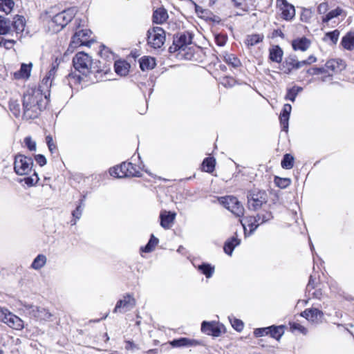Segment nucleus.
<instances>
[{"label":"nucleus","mask_w":354,"mask_h":354,"mask_svg":"<svg viewBox=\"0 0 354 354\" xmlns=\"http://www.w3.org/2000/svg\"><path fill=\"white\" fill-rule=\"evenodd\" d=\"M47 100L46 92L32 86L28 88L24 95V118L32 119L37 117L39 111L43 108V99Z\"/></svg>","instance_id":"f257e3e1"},{"label":"nucleus","mask_w":354,"mask_h":354,"mask_svg":"<svg viewBox=\"0 0 354 354\" xmlns=\"http://www.w3.org/2000/svg\"><path fill=\"white\" fill-rule=\"evenodd\" d=\"M85 20L80 18L75 19V25L76 26V31L70 43V48H75L81 46H88L91 43V31L89 29H80L81 27L85 26Z\"/></svg>","instance_id":"f03ea898"},{"label":"nucleus","mask_w":354,"mask_h":354,"mask_svg":"<svg viewBox=\"0 0 354 354\" xmlns=\"http://www.w3.org/2000/svg\"><path fill=\"white\" fill-rule=\"evenodd\" d=\"M77 12V8L72 7L55 15L49 23L53 31L57 32L62 30L75 17Z\"/></svg>","instance_id":"7ed1b4c3"},{"label":"nucleus","mask_w":354,"mask_h":354,"mask_svg":"<svg viewBox=\"0 0 354 354\" xmlns=\"http://www.w3.org/2000/svg\"><path fill=\"white\" fill-rule=\"evenodd\" d=\"M73 66L76 71L84 76L92 73L93 59L88 54L80 52L73 59Z\"/></svg>","instance_id":"20e7f679"},{"label":"nucleus","mask_w":354,"mask_h":354,"mask_svg":"<svg viewBox=\"0 0 354 354\" xmlns=\"http://www.w3.org/2000/svg\"><path fill=\"white\" fill-rule=\"evenodd\" d=\"M110 175L115 178L124 177H139L140 172L137 170L136 166L131 162H122L120 165L114 167L109 169Z\"/></svg>","instance_id":"39448f33"},{"label":"nucleus","mask_w":354,"mask_h":354,"mask_svg":"<svg viewBox=\"0 0 354 354\" xmlns=\"http://www.w3.org/2000/svg\"><path fill=\"white\" fill-rule=\"evenodd\" d=\"M165 42V32L158 26L153 27L147 31V44L154 48H160Z\"/></svg>","instance_id":"423d86ee"},{"label":"nucleus","mask_w":354,"mask_h":354,"mask_svg":"<svg viewBox=\"0 0 354 354\" xmlns=\"http://www.w3.org/2000/svg\"><path fill=\"white\" fill-rule=\"evenodd\" d=\"M219 203L237 217L244 214V207L238 199L232 196H226L218 198Z\"/></svg>","instance_id":"0eeeda50"},{"label":"nucleus","mask_w":354,"mask_h":354,"mask_svg":"<svg viewBox=\"0 0 354 354\" xmlns=\"http://www.w3.org/2000/svg\"><path fill=\"white\" fill-rule=\"evenodd\" d=\"M346 67L344 62L341 59H331L326 62L325 64V74L321 77L322 82H328L332 80L333 73H338Z\"/></svg>","instance_id":"6e6552de"},{"label":"nucleus","mask_w":354,"mask_h":354,"mask_svg":"<svg viewBox=\"0 0 354 354\" xmlns=\"http://www.w3.org/2000/svg\"><path fill=\"white\" fill-rule=\"evenodd\" d=\"M17 20H15L11 22V21L5 17L4 16L0 15V35H4L8 33L11 30L12 27L13 29L16 31L17 33H19V31H22L21 30V27H22V16L17 15L15 17Z\"/></svg>","instance_id":"1a4fd4ad"},{"label":"nucleus","mask_w":354,"mask_h":354,"mask_svg":"<svg viewBox=\"0 0 354 354\" xmlns=\"http://www.w3.org/2000/svg\"><path fill=\"white\" fill-rule=\"evenodd\" d=\"M249 209L258 210L267 203V194L265 192L253 190L248 194Z\"/></svg>","instance_id":"9d476101"},{"label":"nucleus","mask_w":354,"mask_h":354,"mask_svg":"<svg viewBox=\"0 0 354 354\" xmlns=\"http://www.w3.org/2000/svg\"><path fill=\"white\" fill-rule=\"evenodd\" d=\"M192 35L188 32H180L174 37L173 44L169 47V52L174 53L177 50H185L186 47L191 44Z\"/></svg>","instance_id":"9b49d317"},{"label":"nucleus","mask_w":354,"mask_h":354,"mask_svg":"<svg viewBox=\"0 0 354 354\" xmlns=\"http://www.w3.org/2000/svg\"><path fill=\"white\" fill-rule=\"evenodd\" d=\"M136 305V301L132 295L126 294L122 299L118 300L113 309L114 313H124L132 310Z\"/></svg>","instance_id":"f8f14e48"},{"label":"nucleus","mask_w":354,"mask_h":354,"mask_svg":"<svg viewBox=\"0 0 354 354\" xmlns=\"http://www.w3.org/2000/svg\"><path fill=\"white\" fill-rule=\"evenodd\" d=\"M24 313L40 321H48L52 317V314L46 309L33 306L24 305Z\"/></svg>","instance_id":"ddd939ff"},{"label":"nucleus","mask_w":354,"mask_h":354,"mask_svg":"<svg viewBox=\"0 0 354 354\" xmlns=\"http://www.w3.org/2000/svg\"><path fill=\"white\" fill-rule=\"evenodd\" d=\"M277 4L281 10V17L283 19L291 20L295 17V7L288 3L286 0H277Z\"/></svg>","instance_id":"4468645a"},{"label":"nucleus","mask_w":354,"mask_h":354,"mask_svg":"<svg viewBox=\"0 0 354 354\" xmlns=\"http://www.w3.org/2000/svg\"><path fill=\"white\" fill-rule=\"evenodd\" d=\"M201 330L208 335L218 337L221 334V326L214 322L204 321L201 324Z\"/></svg>","instance_id":"2eb2a0df"},{"label":"nucleus","mask_w":354,"mask_h":354,"mask_svg":"<svg viewBox=\"0 0 354 354\" xmlns=\"http://www.w3.org/2000/svg\"><path fill=\"white\" fill-rule=\"evenodd\" d=\"M301 315L313 323H319L322 321L324 313L317 308L306 309Z\"/></svg>","instance_id":"dca6fc26"},{"label":"nucleus","mask_w":354,"mask_h":354,"mask_svg":"<svg viewBox=\"0 0 354 354\" xmlns=\"http://www.w3.org/2000/svg\"><path fill=\"white\" fill-rule=\"evenodd\" d=\"M4 323L14 330H21L22 329L21 318L10 312L8 313Z\"/></svg>","instance_id":"f3484780"},{"label":"nucleus","mask_w":354,"mask_h":354,"mask_svg":"<svg viewBox=\"0 0 354 354\" xmlns=\"http://www.w3.org/2000/svg\"><path fill=\"white\" fill-rule=\"evenodd\" d=\"M292 110L291 105L286 104L283 107L281 113L279 116L280 123L281 125L282 131H288V120L290 114Z\"/></svg>","instance_id":"a211bd4d"},{"label":"nucleus","mask_w":354,"mask_h":354,"mask_svg":"<svg viewBox=\"0 0 354 354\" xmlns=\"http://www.w3.org/2000/svg\"><path fill=\"white\" fill-rule=\"evenodd\" d=\"M241 223L243 227L245 234H246L247 227H248L250 234H252L258 226L261 225L259 222L257 221V216H247L243 219V221H241Z\"/></svg>","instance_id":"6ab92c4d"},{"label":"nucleus","mask_w":354,"mask_h":354,"mask_svg":"<svg viewBox=\"0 0 354 354\" xmlns=\"http://www.w3.org/2000/svg\"><path fill=\"white\" fill-rule=\"evenodd\" d=\"M160 225L165 229H169L174 221L176 214L164 211L160 214Z\"/></svg>","instance_id":"aec40b11"},{"label":"nucleus","mask_w":354,"mask_h":354,"mask_svg":"<svg viewBox=\"0 0 354 354\" xmlns=\"http://www.w3.org/2000/svg\"><path fill=\"white\" fill-rule=\"evenodd\" d=\"M170 344L174 347H189L199 345L200 342L195 339H191L186 337H181L177 339H174L170 342Z\"/></svg>","instance_id":"412c9836"},{"label":"nucleus","mask_w":354,"mask_h":354,"mask_svg":"<svg viewBox=\"0 0 354 354\" xmlns=\"http://www.w3.org/2000/svg\"><path fill=\"white\" fill-rule=\"evenodd\" d=\"M168 19V14L166 9L159 8L153 13V22L157 24H162Z\"/></svg>","instance_id":"4be33fe9"},{"label":"nucleus","mask_w":354,"mask_h":354,"mask_svg":"<svg viewBox=\"0 0 354 354\" xmlns=\"http://www.w3.org/2000/svg\"><path fill=\"white\" fill-rule=\"evenodd\" d=\"M310 42L306 37L297 39L292 41V46L295 50H306L310 46Z\"/></svg>","instance_id":"5701e85b"},{"label":"nucleus","mask_w":354,"mask_h":354,"mask_svg":"<svg viewBox=\"0 0 354 354\" xmlns=\"http://www.w3.org/2000/svg\"><path fill=\"white\" fill-rule=\"evenodd\" d=\"M115 71L118 75L124 76L128 74L129 64L125 61H116L114 64Z\"/></svg>","instance_id":"b1692460"},{"label":"nucleus","mask_w":354,"mask_h":354,"mask_svg":"<svg viewBox=\"0 0 354 354\" xmlns=\"http://www.w3.org/2000/svg\"><path fill=\"white\" fill-rule=\"evenodd\" d=\"M342 46L348 50H352L354 49V32L347 33L342 39L341 42Z\"/></svg>","instance_id":"393cba45"},{"label":"nucleus","mask_w":354,"mask_h":354,"mask_svg":"<svg viewBox=\"0 0 354 354\" xmlns=\"http://www.w3.org/2000/svg\"><path fill=\"white\" fill-rule=\"evenodd\" d=\"M283 50L281 48L276 46L270 50L269 57L272 62L280 63L282 60Z\"/></svg>","instance_id":"a878e982"},{"label":"nucleus","mask_w":354,"mask_h":354,"mask_svg":"<svg viewBox=\"0 0 354 354\" xmlns=\"http://www.w3.org/2000/svg\"><path fill=\"white\" fill-rule=\"evenodd\" d=\"M156 66L155 59L149 57H144L140 60V67L142 71H147L154 68Z\"/></svg>","instance_id":"bb28decb"},{"label":"nucleus","mask_w":354,"mask_h":354,"mask_svg":"<svg viewBox=\"0 0 354 354\" xmlns=\"http://www.w3.org/2000/svg\"><path fill=\"white\" fill-rule=\"evenodd\" d=\"M270 330H268V335L270 334V336L277 340H279L281 336L284 333V326H271L268 327Z\"/></svg>","instance_id":"cd10ccee"},{"label":"nucleus","mask_w":354,"mask_h":354,"mask_svg":"<svg viewBox=\"0 0 354 354\" xmlns=\"http://www.w3.org/2000/svg\"><path fill=\"white\" fill-rule=\"evenodd\" d=\"M223 57L224 61L234 68H238L241 64L240 60L233 54L224 53Z\"/></svg>","instance_id":"c85d7f7f"},{"label":"nucleus","mask_w":354,"mask_h":354,"mask_svg":"<svg viewBox=\"0 0 354 354\" xmlns=\"http://www.w3.org/2000/svg\"><path fill=\"white\" fill-rule=\"evenodd\" d=\"M285 64L288 66L287 71H285L286 73H290L293 68L298 69L305 66V62H299L295 59H287L286 60Z\"/></svg>","instance_id":"c756f323"},{"label":"nucleus","mask_w":354,"mask_h":354,"mask_svg":"<svg viewBox=\"0 0 354 354\" xmlns=\"http://www.w3.org/2000/svg\"><path fill=\"white\" fill-rule=\"evenodd\" d=\"M47 258L44 254H38L33 260L31 268L34 270H38L43 268L46 263Z\"/></svg>","instance_id":"7c9ffc66"},{"label":"nucleus","mask_w":354,"mask_h":354,"mask_svg":"<svg viewBox=\"0 0 354 354\" xmlns=\"http://www.w3.org/2000/svg\"><path fill=\"white\" fill-rule=\"evenodd\" d=\"M263 39V35H259V34L250 35H248L246 40H245V44L248 46H253L257 44L258 43L262 41Z\"/></svg>","instance_id":"2f4dec72"},{"label":"nucleus","mask_w":354,"mask_h":354,"mask_svg":"<svg viewBox=\"0 0 354 354\" xmlns=\"http://www.w3.org/2000/svg\"><path fill=\"white\" fill-rule=\"evenodd\" d=\"M256 216L257 218V221H259L261 225L273 218L272 212L269 210L265 209L258 213Z\"/></svg>","instance_id":"473e14b6"},{"label":"nucleus","mask_w":354,"mask_h":354,"mask_svg":"<svg viewBox=\"0 0 354 354\" xmlns=\"http://www.w3.org/2000/svg\"><path fill=\"white\" fill-rule=\"evenodd\" d=\"M198 269L205 274L207 278H210L214 272V267L209 263H202L198 266Z\"/></svg>","instance_id":"72a5a7b5"},{"label":"nucleus","mask_w":354,"mask_h":354,"mask_svg":"<svg viewBox=\"0 0 354 354\" xmlns=\"http://www.w3.org/2000/svg\"><path fill=\"white\" fill-rule=\"evenodd\" d=\"M15 6L12 0H0V10L6 14L10 13Z\"/></svg>","instance_id":"f704fd0d"},{"label":"nucleus","mask_w":354,"mask_h":354,"mask_svg":"<svg viewBox=\"0 0 354 354\" xmlns=\"http://www.w3.org/2000/svg\"><path fill=\"white\" fill-rule=\"evenodd\" d=\"M302 91V88L297 86H294L292 88L288 89L287 93L286 95V100H290L292 102H295V98L298 93Z\"/></svg>","instance_id":"c9c22d12"},{"label":"nucleus","mask_w":354,"mask_h":354,"mask_svg":"<svg viewBox=\"0 0 354 354\" xmlns=\"http://www.w3.org/2000/svg\"><path fill=\"white\" fill-rule=\"evenodd\" d=\"M205 171L211 173L215 167V159L214 158H206L202 163Z\"/></svg>","instance_id":"e433bc0d"},{"label":"nucleus","mask_w":354,"mask_h":354,"mask_svg":"<svg viewBox=\"0 0 354 354\" xmlns=\"http://www.w3.org/2000/svg\"><path fill=\"white\" fill-rule=\"evenodd\" d=\"M9 109L11 113L17 118L20 117V104L17 100H11L9 102Z\"/></svg>","instance_id":"4c0bfd02"},{"label":"nucleus","mask_w":354,"mask_h":354,"mask_svg":"<svg viewBox=\"0 0 354 354\" xmlns=\"http://www.w3.org/2000/svg\"><path fill=\"white\" fill-rule=\"evenodd\" d=\"M240 243V241L237 239L236 238H232L231 241L225 243L224 245V251L226 254L231 255L234 248L236 245H239Z\"/></svg>","instance_id":"58836bf2"},{"label":"nucleus","mask_w":354,"mask_h":354,"mask_svg":"<svg viewBox=\"0 0 354 354\" xmlns=\"http://www.w3.org/2000/svg\"><path fill=\"white\" fill-rule=\"evenodd\" d=\"M158 241V239L155 237L153 234H151L149 242L144 248H142V251L144 252H151L157 245Z\"/></svg>","instance_id":"ea45409f"},{"label":"nucleus","mask_w":354,"mask_h":354,"mask_svg":"<svg viewBox=\"0 0 354 354\" xmlns=\"http://www.w3.org/2000/svg\"><path fill=\"white\" fill-rule=\"evenodd\" d=\"M294 158L289 153L284 155L281 160V167L286 169H290L293 167Z\"/></svg>","instance_id":"a19ab883"},{"label":"nucleus","mask_w":354,"mask_h":354,"mask_svg":"<svg viewBox=\"0 0 354 354\" xmlns=\"http://www.w3.org/2000/svg\"><path fill=\"white\" fill-rule=\"evenodd\" d=\"M14 170L15 173L19 176H22V155L17 154L15 156L14 163Z\"/></svg>","instance_id":"79ce46f5"},{"label":"nucleus","mask_w":354,"mask_h":354,"mask_svg":"<svg viewBox=\"0 0 354 354\" xmlns=\"http://www.w3.org/2000/svg\"><path fill=\"white\" fill-rule=\"evenodd\" d=\"M233 6L239 9L243 12H248V7L246 3V0H230Z\"/></svg>","instance_id":"37998d69"},{"label":"nucleus","mask_w":354,"mask_h":354,"mask_svg":"<svg viewBox=\"0 0 354 354\" xmlns=\"http://www.w3.org/2000/svg\"><path fill=\"white\" fill-rule=\"evenodd\" d=\"M342 9H340L339 8H337L335 10H333L330 11L327 15H326V16H324L322 18V21L324 23H328L332 19L339 16L342 14Z\"/></svg>","instance_id":"c03bdc74"},{"label":"nucleus","mask_w":354,"mask_h":354,"mask_svg":"<svg viewBox=\"0 0 354 354\" xmlns=\"http://www.w3.org/2000/svg\"><path fill=\"white\" fill-rule=\"evenodd\" d=\"M84 207V204L83 203V201L82 200L80 203V205L72 212V215H73V218H75L74 221H72L73 222L72 225H75L77 220L80 218L82 214Z\"/></svg>","instance_id":"a18cd8bd"},{"label":"nucleus","mask_w":354,"mask_h":354,"mask_svg":"<svg viewBox=\"0 0 354 354\" xmlns=\"http://www.w3.org/2000/svg\"><path fill=\"white\" fill-rule=\"evenodd\" d=\"M339 36V30H335L333 31L328 32L326 33V35L324 37V40L326 41V39H328L332 41L333 44H336V43L338 41Z\"/></svg>","instance_id":"49530a36"},{"label":"nucleus","mask_w":354,"mask_h":354,"mask_svg":"<svg viewBox=\"0 0 354 354\" xmlns=\"http://www.w3.org/2000/svg\"><path fill=\"white\" fill-rule=\"evenodd\" d=\"M39 180L38 175L34 172L32 176L24 178V182L29 187L35 185Z\"/></svg>","instance_id":"de8ad7c7"},{"label":"nucleus","mask_w":354,"mask_h":354,"mask_svg":"<svg viewBox=\"0 0 354 354\" xmlns=\"http://www.w3.org/2000/svg\"><path fill=\"white\" fill-rule=\"evenodd\" d=\"M276 185L280 188H286L290 184L289 178H282L276 177L274 179Z\"/></svg>","instance_id":"09e8293b"},{"label":"nucleus","mask_w":354,"mask_h":354,"mask_svg":"<svg viewBox=\"0 0 354 354\" xmlns=\"http://www.w3.org/2000/svg\"><path fill=\"white\" fill-rule=\"evenodd\" d=\"M52 82L53 80L48 78L46 76H45L43 78L41 81V84L40 85L39 88H40L42 91V92L45 90L48 91V88L52 86Z\"/></svg>","instance_id":"8fccbe9b"},{"label":"nucleus","mask_w":354,"mask_h":354,"mask_svg":"<svg viewBox=\"0 0 354 354\" xmlns=\"http://www.w3.org/2000/svg\"><path fill=\"white\" fill-rule=\"evenodd\" d=\"M326 69L324 67H313L307 71V73L310 75H317L325 74Z\"/></svg>","instance_id":"3c124183"},{"label":"nucleus","mask_w":354,"mask_h":354,"mask_svg":"<svg viewBox=\"0 0 354 354\" xmlns=\"http://www.w3.org/2000/svg\"><path fill=\"white\" fill-rule=\"evenodd\" d=\"M290 325L292 330H298L304 335L307 333V329L299 323L293 322L290 323Z\"/></svg>","instance_id":"603ef678"},{"label":"nucleus","mask_w":354,"mask_h":354,"mask_svg":"<svg viewBox=\"0 0 354 354\" xmlns=\"http://www.w3.org/2000/svg\"><path fill=\"white\" fill-rule=\"evenodd\" d=\"M312 17V11L310 9L304 8L301 15V19L307 22Z\"/></svg>","instance_id":"864d4df0"},{"label":"nucleus","mask_w":354,"mask_h":354,"mask_svg":"<svg viewBox=\"0 0 354 354\" xmlns=\"http://www.w3.org/2000/svg\"><path fill=\"white\" fill-rule=\"evenodd\" d=\"M15 41L12 39H5L1 38L0 41V47H4L6 49H10L12 47Z\"/></svg>","instance_id":"5fc2aeb1"},{"label":"nucleus","mask_w":354,"mask_h":354,"mask_svg":"<svg viewBox=\"0 0 354 354\" xmlns=\"http://www.w3.org/2000/svg\"><path fill=\"white\" fill-rule=\"evenodd\" d=\"M32 64L30 62L28 64H24V80H27L30 76Z\"/></svg>","instance_id":"6e6d98bb"},{"label":"nucleus","mask_w":354,"mask_h":354,"mask_svg":"<svg viewBox=\"0 0 354 354\" xmlns=\"http://www.w3.org/2000/svg\"><path fill=\"white\" fill-rule=\"evenodd\" d=\"M232 327L237 331H241L243 328V323L242 321L234 319L233 321H231Z\"/></svg>","instance_id":"4d7b16f0"},{"label":"nucleus","mask_w":354,"mask_h":354,"mask_svg":"<svg viewBox=\"0 0 354 354\" xmlns=\"http://www.w3.org/2000/svg\"><path fill=\"white\" fill-rule=\"evenodd\" d=\"M25 142L30 151L36 150V142L32 140L30 137H26L25 138Z\"/></svg>","instance_id":"13d9d810"},{"label":"nucleus","mask_w":354,"mask_h":354,"mask_svg":"<svg viewBox=\"0 0 354 354\" xmlns=\"http://www.w3.org/2000/svg\"><path fill=\"white\" fill-rule=\"evenodd\" d=\"M46 140L48 149L53 153L54 150L56 149V146L53 142V138L50 136H46Z\"/></svg>","instance_id":"bf43d9fd"},{"label":"nucleus","mask_w":354,"mask_h":354,"mask_svg":"<svg viewBox=\"0 0 354 354\" xmlns=\"http://www.w3.org/2000/svg\"><path fill=\"white\" fill-rule=\"evenodd\" d=\"M35 160L37 162V163L42 167L44 166L46 164V158L44 156L41 154H37L35 156Z\"/></svg>","instance_id":"052dcab7"},{"label":"nucleus","mask_w":354,"mask_h":354,"mask_svg":"<svg viewBox=\"0 0 354 354\" xmlns=\"http://www.w3.org/2000/svg\"><path fill=\"white\" fill-rule=\"evenodd\" d=\"M270 330L268 327L255 329L254 334L256 337H262L264 335H268V330Z\"/></svg>","instance_id":"680f3d73"},{"label":"nucleus","mask_w":354,"mask_h":354,"mask_svg":"<svg viewBox=\"0 0 354 354\" xmlns=\"http://www.w3.org/2000/svg\"><path fill=\"white\" fill-rule=\"evenodd\" d=\"M126 343V345H125V348L127 350H131V351H134V350H138L139 349V347L137 344H136L133 342L132 341H126L125 342Z\"/></svg>","instance_id":"e2e57ef3"},{"label":"nucleus","mask_w":354,"mask_h":354,"mask_svg":"<svg viewBox=\"0 0 354 354\" xmlns=\"http://www.w3.org/2000/svg\"><path fill=\"white\" fill-rule=\"evenodd\" d=\"M57 66V64L56 66L53 64L52 68L50 69V71L46 75V76L48 78H50V79L53 80V79H54V77L55 76V74H56Z\"/></svg>","instance_id":"0e129e2a"},{"label":"nucleus","mask_w":354,"mask_h":354,"mask_svg":"<svg viewBox=\"0 0 354 354\" xmlns=\"http://www.w3.org/2000/svg\"><path fill=\"white\" fill-rule=\"evenodd\" d=\"M315 288V279L312 275L310 276L308 283L306 286V290L310 294V291Z\"/></svg>","instance_id":"69168bd1"},{"label":"nucleus","mask_w":354,"mask_h":354,"mask_svg":"<svg viewBox=\"0 0 354 354\" xmlns=\"http://www.w3.org/2000/svg\"><path fill=\"white\" fill-rule=\"evenodd\" d=\"M328 7V3L326 2H323L318 6L317 11L319 14H324L327 11Z\"/></svg>","instance_id":"338daca9"},{"label":"nucleus","mask_w":354,"mask_h":354,"mask_svg":"<svg viewBox=\"0 0 354 354\" xmlns=\"http://www.w3.org/2000/svg\"><path fill=\"white\" fill-rule=\"evenodd\" d=\"M215 39H216V44L220 46H224L226 42V39L223 36L217 35V36H216Z\"/></svg>","instance_id":"774afa93"}]
</instances>
